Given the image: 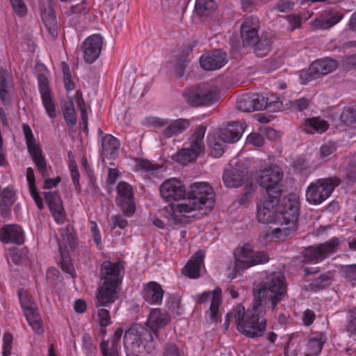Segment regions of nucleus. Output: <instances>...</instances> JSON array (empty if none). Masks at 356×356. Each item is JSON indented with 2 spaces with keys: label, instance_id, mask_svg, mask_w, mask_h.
I'll return each mask as SVG.
<instances>
[{
  "label": "nucleus",
  "instance_id": "1",
  "mask_svg": "<svg viewBox=\"0 0 356 356\" xmlns=\"http://www.w3.org/2000/svg\"><path fill=\"white\" fill-rule=\"evenodd\" d=\"M285 292L283 274L280 272L274 273L267 277L258 292L254 289L251 309L245 311L243 305H238L226 315V319L232 315L241 333L250 338L260 337L264 335L266 328V319L264 316L266 308L268 307L274 310Z\"/></svg>",
  "mask_w": 356,
  "mask_h": 356
},
{
  "label": "nucleus",
  "instance_id": "2",
  "mask_svg": "<svg viewBox=\"0 0 356 356\" xmlns=\"http://www.w3.org/2000/svg\"><path fill=\"white\" fill-rule=\"evenodd\" d=\"M268 196L257 204V217L262 223H277L280 227L268 229L262 235L266 241L282 239L296 228L299 204L296 195L284 197Z\"/></svg>",
  "mask_w": 356,
  "mask_h": 356
},
{
  "label": "nucleus",
  "instance_id": "3",
  "mask_svg": "<svg viewBox=\"0 0 356 356\" xmlns=\"http://www.w3.org/2000/svg\"><path fill=\"white\" fill-rule=\"evenodd\" d=\"M214 205V193L210 185L204 181L195 182L190 186L188 197L184 196L172 205V216L175 221L186 223L197 212L207 214Z\"/></svg>",
  "mask_w": 356,
  "mask_h": 356
},
{
  "label": "nucleus",
  "instance_id": "4",
  "mask_svg": "<svg viewBox=\"0 0 356 356\" xmlns=\"http://www.w3.org/2000/svg\"><path fill=\"white\" fill-rule=\"evenodd\" d=\"M120 273V264L106 261L102 264L100 275L102 284L96 295L97 306H108L115 301L121 282Z\"/></svg>",
  "mask_w": 356,
  "mask_h": 356
},
{
  "label": "nucleus",
  "instance_id": "5",
  "mask_svg": "<svg viewBox=\"0 0 356 356\" xmlns=\"http://www.w3.org/2000/svg\"><path fill=\"white\" fill-rule=\"evenodd\" d=\"M124 346L128 355L145 356L154 350L155 343L149 330L134 325L124 334Z\"/></svg>",
  "mask_w": 356,
  "mask_h": 356
},
{
  "label": "nucleus",
  "instance_id": "6",
  "mask_svg": "<svg viewBox=\"0 0 356 356\" xmlns=\"http://www.w3.org/2000/svg\"><path fill=\"white\" fill-rule=\"evenodd\" d=\"M244 131L242 122L229 123L226 127L218 131L210 133L208 136V143L214 157H220L225 150L226 143L237 142Z\"/></svg>",
  "mask_w": 356,
  "mask_h": 356
},
{
  "label": "nucleus",
  "instance_id": "7",
  "mask_svg": "<svg viewBox=\"0 0 356 356\" xmlns=\"http://www.w3.org/2000/svg\"><path fill=\"white\" fill-rule=\"evenodd\" d=\"M283 174L279 167L268 164L261 165L257 172L256 181L266 190L267 196L280 197Z\"/></svg>",
  "mask_w": 356,
  "mask_h": 356
},
{
  "label": "nucleus",
  "instance_id": "8",
  "mask_svg": "<svg viewBox=\"0 0 356 356\" xmlns=\"http://www.w3.org/2000/svg\"><path fill=\"white\" fill-rule=\"evenodd\" d=\"M259 29V22L257 18H248L241 24V38L243 45H256V54L258 56H264L270 50V41L269 40H259L258 35Z\"/></svg>",
  "mask_w": 356,
  "mask_h": 356
},
{
  "label": "nucleus",
  "instance_id": "9",
  "mask_svg": "<svg viewBox=\"0 0 356 356\" xmlns=\"http://www.w3.org/2000/svg\"><path fill=\"white\" fill-rule=\"evenodd\" d=\"M234 257L235 265L232 272L228 274V277L231 279L236 277L240 269L248 268L268 261V257L265 253L254 252L249 243H245L236 248L234 252Z\"/></svg>",
  "mask_w": 356,
  "mask_h": 356
},
{
  "label": "nucleus",
  "instance_id": "10",
  "mask_svg": "<svg viewBox=\"0 0 356 356\" xmlns=\"http://www.w3.org/2000/svg\"><path fill=\"white\" fill-rule=\"evenodd\" d=\"M339 184V180L332 177L318 179L312 182L305 191L307 202L314 205L321 204L331 195Z\"/></svg>",
  "mask_w": 356,
  "mask_h": 356
},
{
  "label": "nucleus",
  "instance_id": "11",
  "mask_svg": "<svg viewBox=\"0 0 356 356\" xmlns=\"http://www.w3.org/2000/svg\"><path fill=\"white\" fill-rule=\"evenodd\" d=\"M143 124L154 129H162L161 136L169 138L184 131L190 126V121L182 118L172 120L169 118L150 116L145 118Z\"/></svg>",
  "mask_w": 356,
  "mask_h": 356
},
{
  "label": "nucleus",
  "instance_id": "12",
  "mask_svg": "<svg viewBox=\"0 0 356 356\" xmlns=\"http://www.w3.org/2000/svg\"><path fill=\"white\" fill-rule=\"evenodd\" d=\"M206 132L204 126L199 127L190 138V147L184 148L172 156L176 162L186 165L195 161L197 156L204 152V145L203 138Z\"/></svg>",
  "mask_w": 356,
  "mask_h": 356
},
{
  "label": "nucleus",
  "instance_id": "13",
  "mask_svg": "<svg viewBox=\"0 0 356 356\" xmlns=\"http://www.w3.org/2000/svg\"><path fill=\"white\" fill-rule=\"evenodd\" d=\"M250 166L249 159H241L237 161L234 168L225 171L222 179L225 186L229 188H237L245 183L250 191H254L257 186L248 179L247 172Z\"/></svg>",
  "mask_w": 356,
  "mask_h": 356
},
{
  "label": "nucleus",
  "instance_id": "14",
  "mask_svg": "<svg viewBox=\"0 0 356 356\" xmlns=\"http://www.w3.org/2000/svg\"><path fill=\"white\" fill-rule=\"evenodd\" d=\"M18 296L24 316L33 331L38 334L43 333L41 318L30 293L26 290L21 289L18 291Z\"/></svg>",
  "mask_w": 356,
  "mask_h": 356
},
{
  "label": "nucleus",
  "instance_id": "15",
  "mask_svg": "<svg viewBox=\"0 0 356 356\" xmlns=\"http://www.w3.org/2000/svg\"><path fill=\"white\" fill-rule=\"evenodd\" d=\"M339 244V239L333 238L325 243L309 247L305 250V261L308 263H319L334 253Z\"/></svg>",
  "mask_w": 356,
  "mask_h": 356
},
{
  "label": "nucleus",
  "instance_id": "16",
  "mask_svg": "<svg viewBox=\"0 0 356 356\" xmlns=\"http://www.w3.org/2000/svg\"><path fill=\"white\" fill-rule=\"evenodd\" d=\"M28 151L31 156L38 171L44 176L47 174V163L40 145L35 140L30 127L23 125Z\"/></svg>",
  "mask_w": 356,
  "mask_h": 356
},
{
  "label": "nucleus",
  "instance_id": "17",
  "mask_svg": "<svg viewBox=\"0 0 356 356\" xmlns=\"http://www.w3.org/2000/svg\"><path fill=\"white\" fill-rule=\"evenodd\" d=\"M195 300L200 304L210 302V318L213 321H217L220 318L219 307L222 302V291L220 288L217 287L211 291H204L200 295L196 296Z\"/></svg>",
  "mask_w": 356,
  "mask_h": 356
},
{
  "label": "nucleus",
  "instance_id": "18",
  "mask_svg": "<svg viewBox=\"0 0 356 356\" xmlns=\"http://www.w3.org/2000/svg\"><path fill=\"white\" fill-rule=\"evenodd\" d=\"M160 193L166 202L177 201L186 195V189L180 180L170 178L161 184Z\"/></svg>",
  "mask_w": 356,
  "mask_h": 356
},
{
  "label": "nucleus",
  "instance_id": "19",
  "mask_svg": "<svg viewBox=\"0 0 356 356\" xmlns=\"http://www.w3.org/2000/svg\"><path fill=\"white\" fill-rule=\"evenodd\" d=\"M38 81L42 102L45 112L49 118H55L57 112L55 102L51 97L49 81L45 75L42 74L38 77Z\"/></svg>",
  "mask_w": 356,
  "mask_h": 356
},
{
  "label": "nucleus",
  "instance_id": "20",
  "mask_svg": "<svg viewBox=\"0 0 356 356\" xmlns=\"http://www.w3.org/2000/svg\"><path fill=\"white\" fill-rule=\"evenodd\" d=\"M103 44L102 38L98 34L88 37L82 44L83 59L86 63H92L99 57Z\"/></svg>",
  "mask_w": 356,
  "mask_h": 356
},
{
  "label": "nucleus",
  "instance_id": "21",
  "mask_svg": "<svg viewBox=\"0 0 356 356\" xmlns=\"http://www.w3.org/2000/svg\"><path fill=\"white\" fill-rule=\"evenodd\" d=\"M262 101V95L257 93L244 94L237 99L236 108L243 112L264 110L266 104Z\"/></svg>",
  "mask_w": 356,
  "mask_h": 356
},
{
  "label": "nucleus",
  "instance_id": "22",
  "mask_svg": "<svg viewBox=\"0 0 356 356\" xmlns=\"http://www.w3.org/2000/svg\"><path fill=\"white\" fill-rule=\"evenodd\" d=\"M227 60L225 53L216 50L202 55L200 63L204 70L211 71L221 68L227 63Z\"/></svg>",
  "mask_w": 356,
  "mask_h": 356
},
{
  "label": "nucleus",
  "instance_id": "23",
  "mask_svg": "<svg viewBox=\"0 0 356 356\" xmlns=\"http://www.w3.org/2000/svg\"><path fill=\"white\" fill-rule=\"evenodd\" d=\"M44 197L55 221L58 224H62L65 220V213L60 196L55 193L45 192Z\"/></svg>",
  "mask_w": 356,
  "mask_h": 356
},
{
  "label": "nucleus",
  "instance_id": "24",
  "mask_svg": "<svg viewBox=\"0 0 356 356\" xmlns=\"http://www.w3.org/2000/svg\"><path fill=\"white\" fill-rule=\"evenodd\" d=\"M0 241L4 243L22 244L24 241V232L15 225H5L0 229Z\"/></svg>",
  "mask_w": 356,
  "mask_h": 356
},
{
  "label": "nucleus",
  "instance_id": "25",
  "mask_svg": "<svg viewBox=\"0 0 356 356\" xmlns=\"http://www.w3.org/2000/svg\"><path fill=\"white\" fill-rule=\"evenodd\" d=\"M101 155L103 159H114L119 154L120 142L111 134L104 136L102 139Z\"/></svg>",
  "mask_w": 356,
  "mask_h": 356
},
{
  "label": "nucleus",
  "instance_id": "26",
  "mask_svg": "<svg viewBox=\"0 0 356 356\" xmlns=\"http://www.w3.org/2000/svg\"><path fill=\"white\" fill-rule=\"evenodd\" d=\"M170 321L169 315L160 309H152L147 318L146 325L154 334H156L159 330L164 327Z\"/></svg>",
  "mask_w": 356,
  "mask_h": 356
},
{
  "label": "nucleus",
  "instance_id": "27",
  "mask_svg": "<svg viewBox=\"0 0 356 356\" xmlns=\"http://www.w3.org/2000/svg\"><path fill=\"white\" fill-rule=\"evenodd\" d=\"M143 298L150 305H159L163 296V290L161 286L155 282H150L144 286Z\"/></svg>",
  "mask_w": 356,
  "mask_h": 356
},
{
  "label": "nucleus",
  "instance_id": "28",
  "mask_svg": "<svg viewBox=\"0 0 356 356\" xmlns=\"http://www.w3.org/2000/svg\"><path fill=\"white\" fill-rule=\"evenodd\" d=\"M204 257L203 250L195 252L185 266L183 273L190 278H197L200 276V270L203 264Z\"/></svg>",
  "mask_w": 356,
  "mask_h": 356
},
{
  "label": "nucleus",
  "instance_id": "29",
  "mask_svg": "<svg viewBox=\"0 0 356 356\" xmlns=\"http://www.w3.org/2000/svg\"><path fill=\"white\" fill-rule=\"evenodd\" d=\"M342 18L343 14L339 12H327L317 18L312 26L316 29H329L339 22Z\"/></svg>",
  "mask_w": 356,
  "mask_h": 356
},
{
  "label": "nucleus",
  "instance_id": "30",
  "mask_svg": "<svg viewBox=\"0 0 356 356\" xmlns=\"http://www.w3.org/2000/svg\"><path fill=\"white\" fill-rule=\"evenodd\" d=\"M13 84L8 72L0 69V99L6 104L13 95Z\"/></svg>",
  "mask_w": 356,
  "mask_h": 356
},
{
  "label": "nucleus",
  "instance_id": "31",
  "mask_svg": "<svg viewBox=\"0 0 356 356\" xmlns=\"http://www.w3.org/2000/svg\"><path fill=\"white\" fill-rule=\"evenodd\" d=\"M337 66L335 60L324 58L313 62L309 70L316 74L325 75L335 70Z\"/></svg>",
  "mask_w": 356,
  "mask_h": 356
},
{
  "label": "nucleus",
  "instance_id": "32",
  "mask_svg": "<svg viewBox=\"0 0 356 356\" xmlns=\"http://www.w3.org/2000/svg\"><path fill=\"white\" fill-rule=\"evenodd\" d=\"M326 341L327 337L323 333H318L311 337L306 346L305 356H318Z\"/></svg>",
  "mask_w": 356,
  "mask_h": 356
},
{
  "label": "nucleus",
  "instance_id": "33",
  "mask_svg": "<svg viewBox=\"0 0 356 356\" xmlns=\"http://www.w3.org/2000/svg\"><path fill=\"white\" fill-rule=\"evenodd\" d=\"M41 17L50 35L52 38H56L58 34V26L54 10L49 7L48 9L42 11Z\"/></svg>",
  "mask_w": 356,
  "mask_h": 356
},
{
  "label": "nucleus",
  "instance_id": "34",
  "mask_svg": "<svg viewBox=\"0 0 356 356\" xmlns=\"http://www.w3.org/2000/svg\"><path fill=\"white\" fill-rule=\"evenodd\" d=\"M123 330L122 328H118L115 330L111 340V351L107 350L108 342L103 341L101 343L102 351L104 356H119L118 350L120 348V341L121 339Z\"/></svg>",
  "mask_w": 356,
  "mask_h": 356
},
{
  "label": "nucleus",
  "instance_id": "35",
  "mask_svg": "<svg viewBox=\"0 0 356 356\" xmlns=\"http://www.w3.org/2000/svg\"><path fill=\"white\" fill-rule=\"evenodd\" d=\"M135 170L140 172L145 177L150 175H156L157 172L162 168L161 166H159L145 159H138L135 161Z\"/></svg>",
  "mask_w": 356,
  "mask_h": 356
},
{
  "label": "nucleus",
  "instance_id": "36",
  "mask_svg": "<svg viewBox=\"0 0 356 356\" xmlns=\"http://www.w3.org/2000/svg\"><path fill=\"white\" fill-rule=\"evenodd\" d=\"M26 178L28 182L30 194L33 199L36 206L39 209H42L44 205L42 199L40 197L38 192L37 191L35 183V176L33 170L31 168H28L26 172Z\"/></svg>",
  "mask_w": 356,
  "mask_h": 356
},
{
  "label": "nucleus",
  "instance_id": "37",
  "mask_svg": "<svg viewBox=\"0 0 356 356\" xmlns=\"http://www.w3.org/2000/svg\"><path fill=\"white\" fill-rule=\"evenodd\" d=\"M16 200V194L12 186L0 190V207L1 209H7L10 208Z\"/></svg>",
  "mask_w": 356,
  "mask_h": 356
},
{
  "label": "nucleus",
  "instance_id": "38",
  "mask_svg": "<svg viewBox=\"0 0 356 356\" xmlns=\"http://www.w3.org/2000/svg\"><path fill=\"white\" fill-rule=\"evenodd\" d=\"M117 191V203L119 206H123L125 200L133 198L132 188L130 184L126 182H120L118 185Z\"/></svg>",
  "mask_w": 356,
  "mask_h": 356
},
{
  "label": "nucleus",
  "instance_id": "39",
  "mask_svg": "<svg viewBox=\"0 0 356 356\" xmlns=\"http://www.w3.org/2000/svg\"><path fill=\"white\" fill-rule=\"evenodd\" d=\"M62 111L65 122L70 125L76 123V116L74 104L72 100L64 103L62 106Z\"/></svg>",
  "mask_w": 356,
  "mask_h": 356
},
{
  "label": "nucleus",
  "instance_id": "40",
  "mask_svg": "<svg viewBox=\"0 0 356 356\" xmlns=\"http://www.w3.org/2000/svg\"><path fill=\"white\" fill-rule=\"evenodd\" d=\"M262 102L266 104L264 109H268L270 111L276 112L281 109L282 103L280 98L273 94H268L266 96L262 95Z\"/></svg>",
  "mask_w": 356,
  "mask_h": 356
},
{
  "label": "nucleus",
  "instance_id": "41",
  "mask_svg": "<svg viewBox=\"0 0 356 356\" xmlns=\"http://www.w3.org/2000/svg\"><path fill=\"white\" fill-rule=\"evenodd\" d=\"M185 95L188 103L191 105L194 106L204 105V102H204V96L202 95L201 87H197L189 90Z\"/></svg>",
  "mask_w": 356,
  "mask_h": 356
},
{
  "label": "nucleus",
  "instance_id": "42",
  "mask_svg": "<svg viewBox=\"0 0 356 356\" xmlns=\"http://www.w3.org/2000/svg\"><path fill=\"white\" fill-rule=\"evenodd\" d=\"M305 125L308 128H312L314 131L323 133L328 129L327 122L320 118H312L307 119Z\"/></svg>",
  "mask_w": 356,
  "mask_h": 356
},
{
  "label": "nucleus",
  "instance_id": "43",
  "mask_svg": "<svg viewBox=\"0 0 356 356\" xmlns=\"http://www.w3.org/2000/svg\"><path fill=\"white\" fill-rule=\"evenodd\" d=\"M204 96V106H209L218 100V91L216 88L201 87Z\"/></svg>",
  "mask_w": 356,
  "mask_h": 356
},
{
  "label": "nucleus",
  "instance_id": "44",
  "mask_svg": "<svg viewBox=\"0 0 356 356\" xmlns=\"http://www.w3.org/2000/svg\"><path fill=\"white\" fill-rule=\"evenodd\" d=\"M340 273L348 282H356V264L342 266Z\"/></svg>",
  "mask_w": 356,
  "mask_h": 356
},
{
  "label": "nucleus",
  "instance_id": "45",
  "mask_svg": "<svg viewBox=\"0 0 356 356\" xmlns=\"http://www.w3.org/2000/svg\"><path fill=\"white\" fill-rule=\"evenodd\" d=\"M96 321L101 327H107L111 324V317L108 310L101 308L97 311Z\"/></svg>",
  "mask_w": 356,
  "mask_h": 356
},
{
  "label": "nucleus",
  "instance_id": "46",
  "mask_svg": "<svg viewBox=\"0 0 356 356\" xmlns=\"http://www.w3.org/2000/svg\"><path fill=\"white\" fill-rule=\"evenodd\" d=\"M46 279L49 285H53L61 280L59 271L55 268H49L46 273Z\"/></svg>",
  "mask_w": 356,
  "mask_h": 356
},
{
  "label": "nucleus",
  "instance_id": "47",
  "mask_svg": "<svg viewBox=\"0 0 356 356\" xmlns=\"http://www.w3.org/2000/svg\"><path fill=\"white\" fill-rule=\"evenodd\" d=\"M13 10L19 17H24L27 13V8L22 0H10Z\"/></svg>",
  "mask_w": 356,
  "mask_h": 356
},
{
  "label": "nucleus",
  "instance_id": "48",
  "mask_svg": "<svg viewBox=\"0 0 356 356\" xmlns=\"http://www.w3.org/2000/svg\"><path fill=\"white\" fill-rule=\"evenodd\" d=\"M13 336L10 333H6L3 337V356H10L12 349Z\"/></svg>",
  "mask_w": 356,
  "mask_h": 356
},
{
  "label": "nucleus",
  "instance_id": "49",
  "mask_svg": "<svg viewBox=\"0 0 356 356\" xmlns=\"http://www.w3.org/2000/svg\"><path fill=\"white\" fill-rule=\"evenodd\" d=\"M76 95L79 99V107L81 112V120L84 125V128L86 129L88 123V108L81 97V94L76 92Z\"/></svg>",
  "mask_w": 356,
  "mask_h": 356
},
{
  "label": "nucleus",
  "instance_id": "50",
  "mask_svg": "<svg viewBox=\"0 0 356 356\" xmlns=\"http://www.w3.org/2000/svg\"><path fill=\"white\" fill-rule=\"evenodd\" d=\"M211 5L209 0H196L195 8L198 15H204L207 14V11Z\"/></svg>",
  "mask_w": 356,
  "mask_h": 356
},
{
  "label": "nucleus",
  "instance_id": "51",
  "mask_svg": "<svg viewBox=\"0 0 356 356\" xmlns=\"http://www.w3.org/2000/svg\"><path fill=\"white\" fill-rule=\"evenodd\" d=\"M63 71L64 75V84L65 89L67 91H72L74 88V85L71 79L70 69L66 64L63 65Z\"/></svg>",
  "mask_w": 356,
  "mask_h": 356
},
{
  "label": "nucleus",
  "instance_id": "52",
  "mask_svg": "<svg viewBox=\"0 0 356 356\" xmlns=\"http://www.w3.org/2000/svg\"><path fill=\"white\" fill-rule=\"evenodd\" d=\"M247 144H251L256 147H259L264 143V138L259 134L252 133L246 138Z\"/></svg>",
  "mask_w": 356,
  "mask_h": 356
},
{
  "label": "nucleus",
  "instance_id": "53",
  "mask_svg": "<svg viewBox=\"0 0 356 356\" xmlns=\"http://www.w3.org/2000/svg\"><path fill=\"white\" fill-rule=\"evenodd\" d=\"M335 149L334 143H328L323 145L321 148L320 156L321 158L325 161L330 155H331Z\"/></svg>",
  "mask_w": 356,
  "mask_h": 356
},
{
  "label": "nucleus",
  "instance_id": "54",
  "mask_svg": "<svg viewBox=\"0 0 356 356\" xmlns=\"http://www.w3.org/2000/svg\"><path fill=\"white\" fill-rule=\"evenodd\" d=\"M341 120L344 124H348L349 122H356V108L350 111L349 109L343 110L341 115Z\"/></svg>",
  "mask_w": 356,
  "mask_h": 356
},
{
  "label": "nucleus",
  "instance_id": "55",
  "mask_svg": "<svg viewBox=\"0 0 356 356\" xmlns=\"http://www.w3.org/2000/svg\"><path fill=\"white\" fill-rule=\"evenodd\" d=\"M347 331L350 334H356V308L350 312L347 325Z\"/></svg>",
  "mask_w": 356,
  "mask_h": 356
},
{
  "label": "nucleus",
  "instance_id": "56",
  "mask_svg": "<svg viewBox=\"0 0 356 356\" xmlns=\"http://www.w3.org/2000/svg\"><path fill=\"white\" fill-rule=\"evenodd\" d=\"M90 231L92 236V239L95 244L99 246L102 242L101 234L96 222H90Z\"/></svg>",
  "mask_w": 356,
  "mask_h": 356
},
{
  "label": "nucleus",
  "instance_id": "57",
  "mask_svg": "<svg viewBox=\"0 0 356 356\" xmlns=\"http://www.w3.org/2000/svg\"><path fill=\"white\" fill-rule=\"evenodd\" d=\"M122 207V211L127 216H131L135 212V204L134 202L133 198L129 199V200H125L124 202L123 206H120Z\"/></svg>",
  "mask_w": 356,
  "mask_h": 356
},
{
  "label": "nucleus",
  "instance_id": "58",
  "mask_svg": "<svg viewBox=\"0 0 356 356\" xmlns=\"http://www.w3.org/2000/svg\"><path fill=\"white\" fill-rule=\"evenodd\" d=\"M283 64V60L282 58H278L277 59L267 61L266 63V71L270 72L272 70L279 68Z\"/></svg>",
  "mask_w": 356,
  "mask_h": 356
},
{
  "label": "nucleus",
  "instance_id": "59",
  "mask_svg": "<svg viewBox=\"0 0 356 356\" xmlns=\"http://www.w3.org/2000/svg\"><path fill=\"white\" fill-rule=\"evenodd\" d=\"M286 18H287V21L289 22V27H290L291 30H294V29L300 27V24H301V19H300V16L291 15H288L286 17Z\"/></svg>",
  "mask_w": 356,
  "mask_h": 356
},
{
  "label": "nucleus",
  "instance_id": "60",
  "mask_svg": "<svg viewBox=\"0 0 356 356\" xmlns=\"http://www.w3.org/2000/svg\"><path fill=\"white\" fill-rule=\"evenodd\" d=\"M293 106L298 111H303L307 108L309 106V100L305 98H302L298 100H296L293 103Z\"/></svg>",
  "mask_w": 356,
  "mask_h": 356
},
{
  "label": "nucleus",
  "instance_id": "61",
  "mask_svg": "<svg viewBox=\"0 0 356 356\" xmlns=\"http://www.w3.org/2000/svg\"><path fill=\"white\" fill-rule=\"evenodd\" d=\"M291 7L292 5L288 0H282L277 4L275 9L278 12L284 13L290 10Z\"/></svg>",
  "mask_w": 356,
  "mask_h": 356
},
{
  "label": "nucleus",
  "instance_id": "62",
  "mask_svg": "<svg viewBox=\"0 0 356 356\" xmlns=\"http://www.w3.org/2000/svg\"><path fill=\"white\" fill-rule=\"evenodd\" d=\"M314 318L315 314L312 311L309 309L306 310L302 316V321L304 324L307 326L310 325L313 323Z\"/></svg>",
  "mask_w": 356,
  "mask_h": 356
},
{
  "label": "nucleus",
  "instance_id": "63",
  "mask_svg": "<svg viewBox=\"0 0 356 356\" xmlns=\"http://www.w3.org/2000/svg\"><path fill=\"white\" fill-rule=\"evenodd\" d=\"M60 181L59 177L55 178H47L44 179V188L46 189H51L56 187Z\"/></svg>",
  "mask_w": 356,
  "mask_h": 356
},
{
  "label": "nucleus",
  "instance_id": "64",
  "mask_svg": "<svg viewBox=\"0 0 356 356\" xmlns=\"http://www.w3.org/2000/svg\"><path fill=\"white\" fill-rule=\"evenodd\" d=\"M164 356H181V355L178 348L174 344H170L166 347Z\"/></svg>",
  "mask_w": 356,
  "mask_h": 356
}]
</instances>
